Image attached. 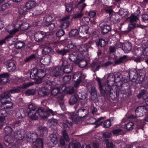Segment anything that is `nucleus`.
<instances>
[{
	"instance_id": "f257e3e1",
	"label": "nucleus",
	"mask_w": 148,
	"mask_h": 148,
	"mask_svg": "<svg viewBox=\"0 0 148 148\" xmlns=\"http://www.w3.org/2000/svg\"><path fill=\"white\" fill-rule=\"evenodd\" d=\"M75 113L72 112L69 114V119L71 120L67 121V122L71 126L73 125V123L77 124L79 122L80 119L79 117L83 118L87 115L88 114V110L83 108L80 107Z\"/></svg>"
},
{
	"instance_id": "f03ea898",
	"label": "nucleus",
	"mask_w": 148,
	"mask_h": 148,
	"mask_svg": "<svg viewBox=\"0 0 148 148\" xmlns=\"http://www.w3.org/2000/svg\"><path fill=\"white\" fill-rule=\"evenodd\" d=\"M129 74L130 79L133 82L142 84L144 81L145 75L144 72H140L138 75L136 70L131 69L129 71Z\"/></svg>"
},
{
	"instance_id": "7ed1b4c3",
	"label": "nucleus",
	"mask_w": 148,
	"mask_h": 148,
	"mask_svg": "<svg viewBox=\"0 0 148 148\" xmlns=\"http://www.w3.org/2000/svg\"><path fill=\"white\" fill-rule=\"evenodd\" d=\"M103 92L101 93V95L104 96L108 97L109 96L112 100H114L116 98L117 95L116 92L114 91L112 87H106V89L103 90Z\"/></svg>"
},
{
	"instance_id": "20e7f679",
	"label": "nucleus",
	"mask_w": 148,
	"mask_h": 148,
	"mask_svg": "<svg viewBox=\"0 0 148 148\" xmlns=\"http://www.w3.org/2000/svg\"><path fill=\"white\" fill-rule=\"evenodd\" d=\"M148 113V106H139L137 107L135 110V115L137 116H141L145 113Z\"/></svg>"
},
{
	"instance_id": "39448f33",
	"label": "nucleus",
	"mask_w": 148,
	"mask_h": 148,
	"mask_svg": "<svg viewBox=\"0 0 148 148\" xmlns=\"http://www.w3.org/2000/svg\"><path fill=\"white\" fill-rule=\"evenodd\" d=\"M51 73L54 77H60L63 75V68L62 66H57L53 69Z\"/></svg>"
},
{
	"instance_id": "423d86ee",
	"label": "nucleus",
	"mask_w": 148,
	"mask_h": 148,
	"mask_svg": "<svg viewBox=\"0 0 148 148\" xmlns=\"http://www.w3.org/2000/svg\"><path fill=\"white\" fill-rule=\"evenodd\" d=\"M81 58V55L77 50L73 51L69 55V59L71 61L76 64L78 60Z\"/></svg>"
},
{
	"instance_id": "0eeeda50",
	"label": "nucleus",
	"mask_w": 148,
	"mask_h": 148,
	"mask_svg": "<svg viewBox=\"0 0 148 148\" xmlns=\"http://www.w3.org/2000/svg\"><path fill=\"white\" fill-rule=\"evenodd\" d=\"M5 64L8 70L10 72L14 71L16 69V66L14 62L10 60L5 62Z\"/></svg>"
},
{
	"instance_id": "6e6552de",
	"label": "nucleus",
	"mask_w": 148,
	"mask_h": 148,
	"mask_svg": "<svg viewBox=\"0 0 148 148\" xmlns=\"http://www.w3.org/2000/svg\"><path fill=\"white\" fill-rule=\"evenodd\" d=\"M14 138L13 139H16L17 140L23 139L24 137V130H19L15 131L14 132Z\"/></svg>"
},
{
	"instance_id": "1a4fd4ad",
	"label": "nucleus",
	"mask_w": 148,
	"mask_h": 148,
	"mask_svg": "<svg viewBox=\"0 0 148 148\" xmlns=\"http://www.w3.org/2000/svg\"><path fill=\"white\" fill-rule=\"evenodd\" d=\"M114 74L112 73H110L108 75L107 79V87H110L113 85L115 82V79L114 78Z\"/></svg>"
},
{
	"instance_id": "9d476101",
	"label": "nucleus",
	"mask_w": 148,
	"mask_h": 148,
	"mask_svg": "<svg viewBox=\"0 0 148 148\" xmlns=\"http://www.w3.org/2000/svg\"><path fill=\"white\" fill-rule=\"evenodd\" d=\"M36 111L38 114L43 118L45 119L49 116V115H46V114H47V113L46 112V110L43 107H39Z\"/></svg>"
},
{
	"instance_id": "9b49d317",
	"label": "nucleus",
	"mask_w": 148,
	"mask_h": 148,
	"mask_svg": "<svg viewBox=\"0 0 148 148\" xmlns=\"http://www.w3.org/2000/svg\"><path fill=\"white\" fill-rule=\"evenodd\" d=\"M9 74L7 73L0 74V83L1 84H5L8 82Z\"/></svg>"
},
{
	"instance_id": "f8f14e48",
	"label": "nucleus",
	"mask_w": 148,
	"mask_h": 148,
	"mask_svg": "<svg viewBox=\"0 0 148 148\" xmlns=\"http://www.w3.org/2000/svg\"><path fill=\"white\" fill-rule=\"evenodd\" d=\"M46 33L43 31L38 32L34 35V38L36 41L40 42L46 36Z\"/></svg>"
},
{
	"instance_id": "ddd939ff",
	"label": "nucleus",
	"mask_w": 148,
	"mask_h": 148,
	"mask_svg": "<svg viewBox=\"0 0 148 148\" xmlns=\"http://www.w3.org/2000/svg\"><path fill=\"white\" fill-rule=\"evenodd\" d=\"M138 117V116H137L136 115L135 116L134 115L131 114L129 116V118L132 119L134 121L138 122L137 125L138 128H141L143 129V126L145 125V124L144 123L142 122L140 120H138L137 119V117Z\"/></svg>"
},
{
	"instance_id": "4468645a",
	"label": "nucleus",
	"mask_w": 148,
	"mask_h": 148,
	"mask_svg": "<svg viewBox=\"0 0 148 148\" xmlns=\"http://www.w3.org/2000/svg\"><path fill=\"white\" fill-rule=\"evenodd\" d=\"M10 94L8 91H6L2 93L0 95L1 99H0V101L1 102L2 101H5L6 100H11L10 96Z\"/></svg>"
},
{
	"instance_id": "2eb2a0df",
	"label": "nucleus",
	"mask_w": 148,
	"mask_h": 148,
	"mask_svg": "<svg viewBox=\"0 0 148 148\" xmlns=\"http://www.w3.org/2000/svg\"><path fill=\"white\" fill-rule=\"evenodd\" d=\"M27 140L31 142L35 143L38 138V135L35 132H33L29 136H27Z\"/></svg>"
},
{
	"instance_id": "dca6fc26",
	"label": "nucleus",
	"mask_w": 148,
	"mask_h": 148,
	"mask_svg": "<svg viewBox=\"0 0 148 148\" xmlns=\"http://www.w3.org/2000/svg\"><path fill=\"white\" fill-rule=\"evenodd\" d=\"M38 93L40 96L44 97L48 95L49 91L47 87H45L40 88L38 90Z\"/></svg>"
},
{
	"instance_id": "f3484780",
	"label": "nucleus",
	"mask_w": 148,
	"mask_h": 148,
	"mask_svg": "<svg viewBox=\"0 0 148 148\" xmlns=\"http://www.w3.org/2000/svg\"><path fill=\"white\" fill-rule=\"evenodd\" d=\"M99 26L101 28V33L103 34L107 33L111 30L110 27L108 25H104L101 23L99 24Z\"/></svg>"
},
{
	"instance_id": "a211bd4d",
	"label": "nucleus",
	"mask_w": 148,
	"mask_h": 148,
	"mask_svg": "<svg viewBox=\"0 0 148 148\" xmlns=\"http://www.w3.org/2000/svg\"><path fill=\"white\" fill-rule=\"evenodd\" d=\"M10 100H7L5 101H2V102H1L2 104L1 106V108L4 109L11 108L13 106V103Z\"/></svg>"
},
{
	"instance_id": "6ab92c4d",
	"label": "nucleus",
	"mask_w": 148,
	"mask_h": 148,
	"mask_svg": "<svg viewBox=\"0 0 148 148\" xmlns=\"http://www.w3.org/2000/svg\"><path fill=\"white\" fill-rule=\"evenodd\" d=\"M49 140L54 144H56L58 142V135L56 133L53 132L49 135Z\"/></svg>"
},
{
	"instance_id": "aec40b11",
	"label": "nucleus",
	"mask_w": 148,
	"mask_h": 148,
	"mask_svg": "<svg viewBox=\"0 0 148 148\" xmlns=\"http://www.w3.org/2000/svg\"><path fill=\"white\" fill-rule=\"evenodd\" d=\"M88 47L86 44H82L81 45L77 46V51L78 52H83L87 51L88 50Z\"/></svg>"
},
{
	"instance_id": "412c9836",
	"label": "nucleus",
	"mask_w": 148,
	"mask_h": 148,
	"mask_svg": "<svg viewBox=\"0 0 148 148\" xmlns=\"http://www.w3.org/2000/svg\"><path fill=\"white\" fill-rule=\"evenodd\" d=\"M81 77V74L79 73H76L73 75V81L75 82L77 84H78L82 81Z\"/></svg>"
},
{
	"instance_id": "4be33fe9",
	"label": "nucleus",
	"mask_w": 148,
	"mask_h": 148,
	"mask_svg": "<svg viewBox=\"0 0 148 148\" xmlns=\"http://www.w3.org/2000/svg\"><path fill=\"white\" fill-rule=\"evenodd\" d=\"M6 29L7 32H9L11 35L15 34L19 31L18 29L14 28L13 26L12 25L7 26Z\"/></svg>"
},
{
	"instance_id": "5701e85b",
	"label": "nucleus",
	"mask_w": 148,
	"mask_h": 148,
	"mask_svg": "<svg viewBox=\"0 0 148 148\" xmlns=\"http://www.w3.org/2000/svg\"><path fill=\"white\" fill-rule=\"evenodd\" d=\"M37 3L34 1L30 0L28 1L26 4V7L28 10L34 8L36 6Z\"/></svg>"
},
{
	"instance_id": "b1692460",
	"label": "nucleus",
	"mask_w": 148,
	"mask_h": 148,
	"mask_svg": "<svg viewBox=\"0 0 148 148\" xmlns=\"http://www.w3.org/2000/svg\"><path fill=\"white\" fill-rule=\"evenodd\" d=\"M90 92L91 99L93 101L95 100L97 97V90L94 86H92L90 87Z\"/></svg>"
},
{
	"instance_id": "393cba45",
	"label": "nucleus",
	"mask_w": 148,
	"mask_h": 148,
	"mask_svg": "<svg viewBox=\"0 0 148 148\" xmlns=\"http://www.w3.org/2000/svg\"><path fill=\"white\" fill-rule=\"evenodd\" d=\"M132 49V45L131 43L129 42L123 43L122 49L125 52L128 53Z\"/></svg>"
},
{
	"instance_id": "a878e982",
	"label": "nucleus",
	"mask_w": 148,
	"mask_h": 148,
	"mask_svg": "<svg viewBox=\"0 0 148 148\" xmlns=\"http://www.w3.org/2000/svg\"><path fill=\"white\" fill-rule=\"evenodd\" d=\"M4 109H0V121L4 122L5 119V117L7 115V111Z\"/></svg>"
},
{
	"instance_id": "bb28decb",
	"label": "nucleus",
	"mask_w": 148,
	"mask_h": 148,
	"mask_svg": "<svg viewBox=\"0 0 148 148\" xmlns=\"http://www.w3.org/2000/svg\"><path fill=\"white\" fill-rule=\"evenodd\" d=\"M63 91H65L69 94L73 93L74 92V87L73 86H70L67 87L65 85L63 86L61 89Z\"/></svg>"
},
{
	"instance_id": "cd10ccee",
	"label": "nucleus",
	"mask_w": 148,
	"mask_h": 148,
	"mask_svg": "<svg viewBox=\"0 0 148 148\" xmlns=\"http://www.w3.org/2000/svg\"><path fill=\"white\" fill-rule=\"evenodd\" d=\"M127 58V56L126 55H124L122 56L119 57L118 58L114 60L115 64L118 65L124 63L125 60Z\"/></svg>"
},
{
	"instance_id": "c85d7f7f",
	"label": "nucleus",
	"mask_w": 148,
	"mask_h": 148,
	"mask_svg": "<svg viewBox=\"0 0 148 148\" xmlns=\"http://www.w3.org/2000/svg\"><path fill=\"white\" fill-rule=\"evenodd\" d=\"M75 64H77L79 67L82 68L87 65V62L86 60L83 59V58L81 57L80 59H79V60H78Z\"/></svg>"
},
{
	"instance_id": "c756f323",
	"label": "nucleus",
	"mask_w": 148,
	"mask_h": 148,
	"mask_svg": "<svg viewBox=\"0 0 148 148\" xmlns=\"http://www.w3.org/2000/svg\"><path fill=\"white\" fill-rule=\"evenodd\" d=\"M36 111L34 112H28V114L30 119L32 120H36L38 118V116L37 115Z\"/></svg>"
},
{
	"instance_id": "7c9ffc66",
	"label": "nucleus",
	"mask_w": 148,
	"mask_h": 148,
	"mask_svg": "<svg viewBox=\"0 0 148 148\" xmlns=\"http://www.w3.org/2000/svg\"><path fill=\"white\" fill-rule=\"evenodd\" d=\"M37 130L40 133L41 136H42L44 134H47L48 132L47 127L42 126L38 127L37 128Z\"/></svg>"
},
{
	"instance_id": "2f4dec72",
	"label": "nucleus",
	"mask_w": 148,
	"mask_h": 148,
	"mask_svg": "<svg viewBox=\"0 0 148 148\" xmlns=\"http://www.w3.org/2000/svg\"><path fill=\"white\" fill-rule=\"evenodd\" d=\"M96 79L98 82L99 90L100 91V93L103 92V90L104 89H105L106 87H107L106 85L105 84L102 85L101 84L100 79V78L97 77L96 78Z\"/></svg>"
},
{
	"instance_id": "473e14b6",
	"label": "nucleus",
	"mask_w": 148,
	"mask_h": 148,
	"mask_svg": "<svg viewBox=\"0 0 148 148\" xmlns=\"http://www.w3.org/2000/svg\"><path fill=\"white\" fill-rule=\"evenodd\" d=\"M34 146L38 148H43V141L42 138H38L36 141Z\"/></svg>"
},
{
	"instance_id": "72a5a7b5",
	"label": "nucleus",
	"mask_w": 148,
	"mask_h": 148,
	"mask_svg": "<svg viewBox=\"0 0 148 148\" xmlns=\"http://www.w3.org/2000/svg\"><path fill=\"white\" fill-rule=\"evenodd\" d=\"M78 99L76 94H75L70 97L69 101V103L71 105H73L77 102Z\"/></svg>"
},
{
	"instance_id": "f704fd0d",
	"label": "nucleus",
	"mask_w": 148,
	"mask_h": 148,
	"mask_svg": "<svg viewBox=\"0 0 148 148\" xmlns=\"http://www.w3.org/2000/svg\"><path fill=\"white\" fill-rule=\"evenodd\" d=\"M89 27L86 25H83L80 26L79 28V30L83 34L87 33Z\"/></svg>"
},
{
	"instance_id": "c9c22d12",
	"label": "nucleus",
	"mask_w": 148,
	"mask_h": 148,
	"mask_svg": "<svg viewBox=\"0 0 148 148\" xmlns=\"http://www.w3.org/2000/svg\"><path fill=\"white\" fill-rule=\"evenodd\" d=\"M134 123L131 122H129L125 124L124 128L127 131H131L134 128Z\"/></svg>"
},
{
	"instance_id": "e433bc0d",
	"label": "nucleus",
	"mask_w": 148,
	"mask_h": 148,
	"mask_svg": "<svg viewBox=\"0 0 148 148\" xmlns=\"http://www.w3.org/2000/svg\"><path fill=\"white\" fill-rule=\"evenodd\" d=\"M38 69L35 68L32 69L30 72V78L32 79H34L37 76Z\"/></svg>"
},
{
	"instance_id": "4c0bfd02",
	"label": "nucleus",
	"mask_w": 148,
	"mask_h": 148,
	"mask_svg": "<svg viewBox=\"0 0 148 148\" xmlns=\"http://www.w3.org/2000/svg\"><path fill=\"white\" fill-rule=\"evenodd\" d=\"M45 71V69H38L37 74L38 78H42L45 77L46 73Z\"/></svg>"
},
{
	"instance_id": "58836bf2",
	"label": "nucleus",
	"mask_w": 148,
	"mask_h": 148,
	"mask_svg": "<svg viewBox=\"0 0 148 148\" xmlns=\"http://www.w3.org/2000/svg\"><path fill=\"white\" fill-rule=\"evenodd\" d=\"M106 42L105 40L102 38L99 39L98 41L96 42V45L98 47H104L106 45Z\"/></svg>"
},
{
	"instance_id": "ea45409f",
	"label": "nucleus",
	"mask_w": 148,
	"mask_h": 148,
	"mask_svg": "<svg viewBox=\"0 0 148 148\" xmlns=\"http://www.w3.org/2000/svg\"><path fill=\"white\" fill-rule=\"evenodd\" d=\"M56 52L58 54L64 56L69 52V50L65 48H63L61 49H58L56 50Z\"/></svg>"
},
{
	"instance_id": "a19ab883",
	"label": "nucleus",
	"mask_w": 148,
	"mask_h": 148,
	"mask_svg": "<svg viewBox=\"0 0 148 148\" xmlns=\"http://www.w3.org/2000/svg\"><path fill=\"white\" fill-rule=\"evenodd\" d=\"M110 20L113 23H116L120 20L118 16H116L115 14H112L110 17Z\"/></svg>"
},
{
	"instance_id": "79ce46f5",
	"label": "nucleus",
	"mask_w": 148,
	"mask_h": 148,
	"mask_svg": "<svg viewBox=\"0 0 148 148\" xmlns=\"http://www.w3.org/2000/svg\"><path fill=\"white\" fill-rule=\"evenodd\" d=\"M106 117H101L99 119L97 120H96V119L92 117L90 118V120H94L95 122H93L91 123V124H94L95 123H96V124L97 125H101L102 123H103L102 121H100L101 120L103 119L104 118H105Z\"/></svg>"
},
{
	"instance_id": "37998d69",
	"label": "nucleus",
	"mask_w": 148,
	"mask_h": 148,
	"mask_svg": "<svg viewBox=\"0 0 148 148\" xmlns=\"http://www.w3.org/2000/svg\"><path fill=\"white\" fill-rule=\"evenodd\" d=\"M91 67L94 72L98 71L100 68V65L98 64L97 62L92 63L91 64Z\"/></svg>"
},
{
	"instance_id": "c03bdc74",
	"label": "nucleus",
	"mask_w": 148,
	"mask_h": 148,
	"mask_svg": "<svg viewBox=\"0 0 148 148\" xmlns=\"http://www.w3.org/2000/svg\"><path fill=\"white\" fill-rule=\"evenodd\" d=\"M85 1V0H80L78 2V5L81 11H82L87 6L86 3H84Z\"/></svg>"
},
{
	"instance_id": "a18cd8bd",
	"label": "nucleus",
	"mask_w": 148,
	"mask_h": 148,
	"mask_svg": "<svg viewBox=\"0 0 148 148\" xmlns=\"http://www.w3.org/2000/svg\"><path fill=\"white\" fill-rule=\"evenodd\" d=\"M25 43L23 41H19L16 42L14 45L16 49H20L25 46Z\"/></svg>"
},
{
	"instance_id": "49530a36",
	"label": "nucleus",
	"mask_w": 148,
	"mask_h": 148,
	"mask_svg": "<svg viewBox=\"0 0 148 148\" xmlns=\"http://www.w3.org/2000/svg\"><path fill=\"white\" fill-rule=\"evenodd\" d=\"M114 78L115 79V83H117L121 82L122 76L121 74L119 72L115 73L114 74Z\"/></svg>"
},
{
	"instance_id": "de8ad7c7",
	"label": "nucleus",
	"mask_w": 148,
	"mask_h": 148,
	"mask_svg": "<svg viewBox=\"0 0 148 148\" xmlns=\"http://www.w3.org/2000/svg\"><path fill=\"white\" fill-rule=\"evenodd\" d=\"M73 67L72 65L67 66L64 68H63V74L69 73L71 72L73 70Z\"/></svg>"
},
{
	"instance_id": "09e8293b",
	"label": "nucleus",
	"mask_w": 148,
	"mask_h": 148,
	"mask_svg": "<svg viewBox=\"0 0 148 148\" xmlns=\"http://www.w3.org/2000/svg\"><path fill=\"white\" fill-rule=\"evenodd\" d=\"M56 26V24L55 23H51L47 25H45V28L49 31H52L55 28Z\"/></svg>"
},
{
	"instance_id": "8fccbe9b",
	"label": "nucleus",
	"mask_w": 148,
	"mask_h": 148,
	"mask_svg": "<svg viewBox=\"0 0 148 148\" xmlns=\"http://www.w3.org/2000/svg\"><path fill=\"white\" fill-rule=\"evenodd\" d=\"M79 99L84 100L86 99L88 97V95L84 92H79L76 93Z\"/></svg>"
},
{
	"instance_id": "3c124183",
	"label": "nucleus",
	"mask_w": 148,
	"mask_h": 148,
	"mask_svg": "<svg viewBox=\"0 0 148 148\" xmlns=\"http://www.w3.org/2000/svg\"><path fill=\"white\" fill-rule=\"evenodd\" d=\"M103 141L106 145L107 148H114V145L113 144L112 142L109 143L108 139H105L103 140Z\"/></svg>"
},
{
	"instance_id": "603ef678",
	"label": "nucleus",
	"mask_w": 148,
	"mask_h": 148,
	"mask_svg": "<svg viewBox=\"0 0 148 148\" xmlns=\"http://www.w3.org/2000/svg\"><path fill=\"white\" fill-rule=\"evenodd\" d=\"M130 23H135V22H138L139 21L138 17L134 15H131L130 17Z\"/></svg>"
},
{
	"instance_id": "864d4df0",
	"label": "nucleus",
	"mask_w": 148,
	"mask_h": 148,
	"mask_svg": "<svg viewBox=\"0 0 148 148\" xmlns=\"http://www.w3.org/2000/svg\"><path fill=\"white\" fill-rule=\"evenodd\" d=\"M62 133L63 136V137H62L63 138V139L64 138L66 141H69L70 138L66 131L65 130L63 129L62 131Z\"/></svg>"
},
{
	"instance_id": "5fc2aeb1",
	"label": "nucleus",
	"mask_w": 148,
	"mask_h": 148,
	"mask_svg": "<svg viewBox=\"0 0 148 148\" xmlns=\"http://www.w3.org/2000/svg\"><path fill=\"white\" fill-rule=\"evenodd\" d=\"M79 34V31L77 29H74L71 30L69 33L70 37H74L77 36Z\"/></svg>"
},
{
	"instance_id": "6e6d98bb",
	"label": "nucleus",
	"mask_w": 148,
	"mask_h": 148,
	"mask_svg": "<svg viewBox=\"0 0 148 148\" xmlns=\"http://www.w3.org/2000/svg\"><path fill=\"white\" fill-rule=\"evenodd\" d=\"M60 92V88L57 87H55L51 90V94L53 96L57 95Z\"/></svg>"
},
{
	"instance_id": "4d7b16f0",
	"label": "nucleus",
	"mask_w": 148,
	"mask_h": 148,
	"mask_svg": "<svg viewBox=\"0 0 148 148\" xmlns=\"http://www.w3.org/2000/svg\"><path fill=\"white\" fill-rule=\"evenodd\" d=\"M4 132L7 135H10L12 132V129L10 126H6L4 129Z\"/></svg>"
},
{
	"instance_id": "13d9d810",
	"label": "nucleus",
	"mask_w": 148,
	"mask_h": 148,
	"mask_svg": "<svg viewBox=\"0 0 148 148\" xmlns=\"http://www.w3.org/2000/svg\"><path fill=\"white\" fill-rule=\"evenodd\" d=\"M12 36L9 35L6 37L4 39L0 40V45L5 44L6 41H9L10 40V39L12 38Z\"/></svg>"
},
{
	"instance_id": "bf43d9fd",
	"label": "nucleus",
	"mask_w": 148,
	"mask_h": 148,
	"mask_svg": "<svg viewBox=\"0 0 148 148\" xmlns=\"http://www.w3.org/2000/svg\"><path fill=\"white\" fill-rule=\"evenodd\" d=\"M51 50L52 49L51 48L46 47L42 50V53L43 54L47 55L51 52Z\"/></svg>"
},
{
	"instance_id": "052dcab7",
	"label": "nucleus",
	"mask_w": 148,
	"mask_h": 148,
	"mask_svg": "<svg viewBox=\"0 0 148 148\" xmlns=\"http://www.w3.org/2000/svg\"><path fill=\"white\" fill-rule=\"evenodd\" d=\"M29 27V25L27 23H23L21 24L20 25L21 29L23 31L27 30Z\"/></svg>"
},
{
	"instance_id": "680f3d73",
	"label": "nucleus",
	"mask_w": 148,
	"mask_h": 148,
	"mask_svg": "<svg viewBox=\"0 0 148 148\" xmlns=\"http://www.w3.org/2000/svg\"><path fill=\"white\" fill-rule=\"evenodd\" d=\"M20 89L18 87H14L8 91L10 93L14 94L18 93L20 92Z\"/></svg>"
},
{
	"instance_id": "e2e57ef3",
	"label": "nucleus",
	"mask_w": 148,
	"mask_h": 148,
	"mask_svg": "<svg viewBox=\"0 0 148 148\" xmlns=\"http://www.w3.org/2000/svg\"><path fill=\"white\" fill-rule=\"evenodd\" d=\"M111 125V121L110 119L106 120L103 124V127L105 128L110 127Z\"/></svg>"
},
{
	"instance_id": "0e129e2a",
	"label": "nucleus",
	"mask_w": 148,
	"mask_h": 148,
	"mask_svg": "<svg viewBox=\"0 0 148 148\" xmlns=\"http://www.w3.org/2000/svg\"><path fill=\"white\" fill-rule=\"evenodd\" d=\"M37 107L36 105L34 103L29 104L28 106V108L30 110L28 112H34L36 111Z\"/></svg>"
},
{
	"instance_id": "69168bd1",
	"label": "nucleus",
	"mask_w": 148,
	"mask_h": 148,
	"mask_svg": "<svg viewBox=\"0 0 148 148\" xmlns=\"http://www.w3.org/2000/svg\"><path fill=\"white\" fill-rule=\"evenodd\" d=\"M66 10L68 12H71L73 8V5L71 3L65 4Z\"/></svg>"
},
{
	"instance_id": "338daca9",
	"label": "nucleus",
	"mask_w": 148,
	"mask_h": 148,
	"mask_svg": "<svg viewBox=\"0 0 148 148\" xmlns=\"http://www.w3.org/2000/svg\"><path fill=\"white\" fill-rule=\"evenodd\" d=\"M71 79V77L70 75H66L64 77L63 81L64 83H68Z\"/></svg>"
},
{
	"instance_id": "774afa93",
	"label": "nucleus",
	"mask_w": 148,
	"mask_h": 148,
	"mask_svg": "<svg viewBox=\"0 0 148 148\" xmlns=\"http://www.w3.org/2000/svg\"><path fill=\"white\" fill-rule=\"evenodd\" d=\"M10 4L8 3H5L1 6L0 9L2 11H4L10 7Z\"/></svg>"
}]
</instances>
